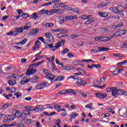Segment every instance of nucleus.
I'll list each match as a JSON object with an SVG mask.
<instances>
[{
	"mask_svg": "<svg viewBox=\"0 0 127 127\" xmlns=\"http://www.w3.org/2000/svg\"><path fill=\"white\" fill-rule=\"evenodd\" d=\"M98 49H100V52L101 51H109V50H110V48H105V47H103V48L99 47Z\"/></svg>",
	"mask_w": 127,
	"mask_h": 127,
	"instance_id": "bb28decb",
	"label": "nucleus"
},
{
	"mask_svg": "<svg viewBox=\"0 0 127 127\" xmlns=\"http://www.w3.org/2000/svg\"><path fill=\"white\" fill-rule=\"evenodd\" d=\"M26 77H24L23 79L20 81V84L22 85H25V84L27 83V82H26Z\"/></svg>",
	"mask_w": 127,
	"mask_h": 127,
	"instance_id": "7c9ffc66",
	"label": "nucleus"
},
{
	"mask_svg": "<svg viewBox=\"0 0 127 127\" xmlns=\"http://www.w3.org/2000/svg\"><path fill=\"white\" fill-rule=\"evenodd\" d=\"M13 34H14V33L12 32V31L7 33V35L9 36L10 35H13Z\"/></svg>",
	"mask_w": 127,
	"mask_h": 127,
	"instance_id": "774afa93",
	"label": "nucleus"
},
{
	"mask_svg": "<svg viewBox=\"0 0 127 127\" xmlns=\"http://www.w3.org/2000/svg\"><path fill=\"white\" fill-rule=\"evenodd\" d=\"M12 114H13L15 117H17L18 118H21V117H22V114L19 112V110H13Z\"/></svg>",
	"mask_w": 127,
	"mask_h": 127,
	"instance_id": "9d476101",
	"label": "nucleus"
},
{
	"mask_svg": "<svg viewBox=\"0 0 127 127\" xmlns=\"http://www.w3.org/2000/svg\"><path fill=\"white\" fill-rule=\"evenodd\" d=\"M94 20H93V19L88 20L86 21L85 24H90V23H93V22H94Z\"/></svg>",
	"mask_w": 127,
	"mask_h": 127,
	"instance_id": "58836bf2",
	"label": "nucleus"
},
{
	"mask_svg": "<svg viewBox=\"0 0 127 127\" xmlns=\"http://www.w3.org/2000/svg\"><path fill=\"white\" fill-rule=\"evenodd\" d=\"M58 12V10L57 9H53L50 11V15L51 14H54V13H56Z\"/></svg>",
	"mask_w": 127,
	"mask_h": 127,
	"instance_id": "a878e982",
	"label": "nucleus"
},
{
	"mask_svg": "<svg viewBox=\"0 0 127 127\" xmlns=\"http://www.w3.org/2000/svg\"><path fill=\"white\" fill-rule=\"evenodd\" d=\"M117 11L119 13V15H121V16H124L125 14L124 13H123V11H124V9H125V8L124 7V6L123 5H118L117 7Z\"/></svg>",
	"mask_w": 127,
	"mask_h": 127,
	"instance_id": "20e7f679",
	"label": "nucleus"
},
{
	"mask_svg": "<svg viewBox=\"0 0 127 127\" xmlns=\"http://www.w3.org/2000/svg\"><path fill=\"white\" fill-rule=\"evenodd\" d=\"M63 68L64 69V70H67V71H71V70H73L74 67L70 66H63Z\"/></svg>",
	"mask_w": 127,
	"mask_h": 127,
	"instance_id": "5701e85b",
	"label": "nucleus"
},
{
	"mask_svg": "<svg viewBox=\"0 0 127 127\" xmlns=\"http://www.w3.org/2000/svg\"><path fill=\"white\" fill-rule=\"evenodd\" d=\"M70 50L68 48H65L63 51H61V53L62 55L65 54V53H67V52H69Z\"/></svg>",
	"mask_w": 127,
	"mask_h": 127,
	"instance_id": "473e14b6",
	"label": "nucleus"
},
{
	"mask_svg": "<svg viewBox=\"0 0 127 127\" xmlns=\"http://www.w3.org/2000/svg\"><path fill=\"white\" fill-rule=\"evenodd\" d=\"M9 106V104L6 103L1 107V110H5Z\"/></svg>",
	"mask_w": 127,
	"mask_h": 127,
	"instance_id": "cd10ccee",
	"label": "nucleus"
},
{
	"mask_svg": "<svg viewBox=\"0 0 127 127\" xmlns=\"http://www.w3.org/2000/svg\"><path fill=\"white\" fill-rule=\"evenodd\" d=\"M109 3H107V2H105V3H103L102 4H99L98 6V8H101V7H104V6H106V5L107 4H108Z\"/></svg>",
	"mask_w": 127,
	"mask_h": 127,
	"instance_id": "e433bc0d",
	"label": "nucleus"
},
{
	"mask_svg": "<svg viewBox=\"0 0 127 127\" xmlns=\"http://www.w3.org/2000/svg\"><path fill=\"white\" fill-rule=\"evenodd\" d=\"M76 17H77L76 16V15L74 16H66V19L67 20H73V19H74V18H76Z\"/></svg>",
	"mask_w": 127,
	"mask_h": 127,
	"instance_id": "b1692460",
	"label": "nucleus"
},
{
	"mask_svg": "<svg viewBox=\"0 0 127 127\" xmlns=\"http://www.w3.org/2000/svg\"><path fill=\"white\" fill-rule=\"evenodd\" d=\"M58 12H57V13H63L64 12L63 9H57Z\"/></svg>",
	"mask_w": 127,
	"mask_h": 127,
	"instance_id": "e2e57ef3",
	"label": "nucleus"
},
{
	"mask_svg": "<svg viewBox=\"0 0 127 127\" xmlns=\"http://www.w3.org/2000/svg\"><path fill=\"white\" fill-rule=\"evenodd\" d=\"M91 52H92L93 53H99V52H100V49L99 50L92 49L91 50Z\"/></svg>",
	"mask_w": 127,
	"mask_h": 127,
	"instance_id": "5fc2aeb1",
	"label": "nucleus"
},
{
	"mask_svg": "<svg viewBox=\"0 0 127 127\" xmlns=\"http://www.w3.org/2000/svg\"><path fill=\"white\" fill-rule=\"evenodd\" d=\"M66 40L65 39H62L59 41V42L54 46V43H52L51 44L46 45L45 48H51L52 51H55L57 49H58L61 46H63L65 44Z\"/></svg>",
	"mask_w": 127,
	"mask_h": 127,
	"instance_id": "f257e3e1",
	"label": "nucleus"
},
{
	"mask_svg": "<svg viewBox=\"0 0 127 127\" xmlns=\"http://www.w3.org/2000/svg\"><path fill=\"white\" fill-rule=\"evenodd\" d=\"M8 84L10 85V86H14V85L16 84V81L14 79L10 80L8 81Z\"/></svg>",
	"mask_w": 127,
	"mask_h": 127,
	"instance_id": "4468645a",
	"label": "nucleus"
},
{
	"mask_svg": "<svg viewBox=\"0 0 127 127\" xmlns=\"http://www.w3.org/2000/svg\"><path fill=\"white\" fill-rule=\"evenodd\" d=\"M17 12H18L19 15H20L21 13H22L23 11H22V10L19 9L17 10Z\"/></svg>",
	"mask_w": 127,
	"mask_h": 127,
	"instance_id": "69168bd1",
	"label": "nucleus"
},
{
	"mask_svg": "<svg viewBox=\"0 0 127 127\" xmlns=\"http://www.w3.org/2000/svg\"><path fill=\"white\" fill-rule=\"evenodd\" d=\"M53 25H54V24L52 23H46V26H47V27H51L53 26Z\"/></svg>",
	"mask_w": 127,
	"mask_h": 127,
	"instance_id": "a19ab883",
	"label": "nucleus"
},
{
	"mask_svg": "<svg viewBox=\"0 0 127 127\" xmlns=\"http://www.w3.org/2000/svg\"><path fill=\"white\" fill-rule=\"evenodd\" d=\"M94 68H97V69H101L102 67V65L101 64H91Z\"/></svg>",
	"mask_w": 127,
	"mask_h": 127,
	"instance_id": "2f4dec72",
	"label": "nucleus"
},
{
	"mask_svg": "<svg viewBox=\"0 0 127 127\" xmlns=\"http://www.w3.org/2000/svg\"><path fill=\"white\" fill-rule=\"evenodd\" d=\"M123 25H124V23L121 22L117 25H114L113 26V28H114V29H116V28L121 27V26H123Z\"/></svg>",
	"mask_w": 127,
	"mask_h": 127,
	"instance_id": "aec40b11",
	"label": "nucleus"
},
{
	"mask_svg": "<svg viewBox=\"0 0 127 127\" xmlns=\"http://www.w3.org/2000/svg\"><path fill=\"white\" fill-rule=\"evenodd\" d=\"M35 72H36V69L34 70V68H31V69H27L26 75L27 76H30V75H33L35 74Z\"/></svg>",
	"mask_w": 127,
	"mask_h": 127,
	"instance_id": "0eeeda50",
	"label": "nucleus"
},
{
	"mask_svg": "<svg viewBox=\"0 0 127 127\" xmlns=\"http://www.w3.org/2000/svg\"><path fill=\"white\" fill-rule=\"evenodd\" d=\"M45 35L46 36L48 39H49V41H52V42H54V37L52 35V34L50 32H47L45 34Z\"/></svg>",
	"mask_w": 127,
	"mask_h": 127,
	"instance_id": "423d86ee",
	"label": "nucleus"
},
{
	"mask_svg": "<svg viewBox=\"0 0 127 127\" xmlns=\"http://www.w3.org/2000/svg\"><path fill=\"white\" fill-rule=\"evenodd\" d=\"M15 119V115H5L4 120L6 121V122H11V121H13Z\"/></svg>",
	"mask_w": 127,
	"mask_h": 127,
	"instance_id": "39448f33",
	"label": "nucleus"
},
{
	"mask_svg": "<svg viewBox=\"0 0 127 127\" xmlns=\"http://www.w3.org/2000/svg\"><path fill=\"white\" fill-rule=\"evenodd\" d=\"M52 4V2H48V3H45L42 5V6H48V5H51Z\"/></svg>",
	"mask_w": 127,
	"mask_h": 127,
	"instance_id": "3c124183",
	"label": "nucleus"
},
{
	"mask_svg": "<svg viewBox=\"0 0 127 127\" xmlns=\"http://www.w3.org/2000/svg\"><path fill=\"white\" fill-rule=\"evenodd\" d=\"M91 105H92V104H88V105H86L85 106V108H87V109H89L90 110L92 109V106Z\"/></svg>",
	"mask_w": 127,
	"mask_h": 127,
	"instance_id": "bf43d9fd",
	"label": "nucleus"
},
{
	"mask_svg": "<svg viewBox=\"0 0 127 127\" xmlns=\"http://www.w3.org/2000/svg\"><path fill=\"white\" fill-rule=\"evenodd\" d=\"M35 112H42L43 111V107L42 106H38L35 108Z\"/></svg>",
	"mask_w": 127,
	"mask_h": 127,
	"instance_id": "4be33fe9",
	"label": "nucleus"
},
{
	"mask_svg": "<svg viewBox=\"0 0 127 127\" xmlns=\"http://www.w3.org/2000/svg\"><path fill=\"white\" fill-rule=\"evenodd\" d=\"M67 56L69 58H72V57H74V55L73 54H72V53H68L67 54Z\"/></svg>",
	"mask_w": 127,
	"mask_h": 127,
	"instance_id": "0e129e2a",
	"label": "nucleus"
},
{
	"mask_svg": "<svg viewBox=\"0 0 127 127\" xmlns=\"http://www.w3.org/2000/svg\"><path fill=\"white\" fill-rule=\"evenodd\" d=\"M37 79H38L37 76L34 75L32 77L31 81L32 82V83H36L37 82Z\"/></svg>",
	"mask_w": 127,
	"mask_h": 127,
	"instance_id": "393cba45",
	"label": "nucleus"
},
{
	"mask_svg": "<svg viewBox=\"0 0 127 127\" xmlns=\"http://www.w3.org/2000/svg\"><path fill=\"white\" fill-rule=\"evenodd\" d=\"M51 65L53 70H54V71H56V66H55V65H54V63H53V62H51Z\"/></svg>",
	"mask_w": 127,
	"mask_h": 127,
	"instance_id": "8fccbe9b",
	"label": "nucleus"
},
{
	"mask_svg": "<svg viewBox=\"0 0 127 127\" xmlns=\"http://www.w3.org/2000/svg\"><path fill=\"white\" fill-rule=\"evenodd\" d=\"M38 32H39V28H36L31 30L30 32L28 33V34L30 36L34 35L35 34H37Z\"/></svg>",
	"mask_w": 127,
	"mask_h": 127,
	"instance_id": "6e6552de",
	"label": "nucleus"
},
{
	"mask_svg": "<svg viewBox=\"0 0 127 127\" xmlns=\"http://www.w3.org/2000/svg\"><path fill=\"white\" fill-rule=\"evenodd\" d=\"M60 31H61V29H56L52 30V32H60Z\"/></svg>",
	"mask_w": 127,
	"mask_h": 127,
	"instance_id": "603ef678",
	"label": "nucleus"
},
{
	"mask_svg": "<svg viewBox=\"0 0 127 127\" xmlns=\"http://www.w3.org/2000/svg\"><path fill=\"white\" fill-rule=\"evenodd\" d=\"M87 84V82L85 81L84 79H80L78 80V82L75 83V85L77 86H85Z\"/></svg>",
	"mask_w": 127,
	"mask_h": 127,
	"instance_id": "1a4fd4ad",
	"label": "nucleus"
},
{
	"mask_svg": "<svg viewBox=\"0 0 127 127\" xmlns=\"http://www.w3.org/2000/svg\"><path fill=\"white\" fill-rule=\"evenodd\" d=\"M46 77L48 80H50V81H52V80H54L55 78V76H54L52 73H51L50 75H46Z\"/></svg>",
	"mask_w": 127,
	"mask_h": 127,
	"instance_id": "ddd939ff",
	"label": "nucleus"
},
{
	"mask_svg": "<svg viewBox=\"0 0 127 127\" xmlns=\"http://www.w3.org/2000/svg\"><path fill=\"white\" fill-rule=\"evenodd\" d=\"M119 73L120 71H119V70L117 68L113 71V75H114V76H117V75L119 74Z\"/></svg>",
	"mask_w": 127,
	"mask_h": 127,
	"instance_id": "4c0bfd02",
	"label": "nucleus"
},
{
	"mask_svg": "<svg viewBox=\"0 0 127 127\" xmlns=\"http://www.w3.org/2000/svg\"><path fill=\"white\" fill-rule=\"evenodd\" d=\"M78 36V35L73 34L70 36V38H71V39H74V38H77Z\"/></svg>",
	"mask_w": 127,
	"mask_h": 127,
	"instance_id": "13d9d810",
	"label": "nucleus"
},
{
	"mask_svg": "<svg viewBox=\"0 0 127 127\" xmlns=\"http://www.w3.org/2000/svg\"><path fill=\"white\" fill-rule=\"evenodd\" d=\"M50 11H48V10H45V14L47 15H50Z\"/></svg>",
	"mask_w": 127,
	"mask_h": 127,
	"instance_id": "338daca9",
	"label": "nucleus"
},
{
	"mask_svg": "<svg viewBox=\"0 0 127 127\" xmlns=\"http://www.w3.org/2000/svg\"><path fill=\"white\" fill-rule=\"evenodd\" d=\"M72 63L73 65H75V66L77 65H80V63L77 62V61H74Z\"/></svg>",
	"mask_w": 127,
	"mask_h": 127,
	"instance_id": "680f3d73",
	"label": "nucleus"
},
{
	"mask_svg": "<svg viewBox=\"0 0 127 127\" xmlns=\"http://www.w3.org/2000/svg\"><path fill=\"white\" fill-rule=\"evenodd\" d=\"M16 91V88L15 87H12L10 88L9 93H14Z\"/></svg>",
	"mask_w": 127,
	"mask_h": 127,
	"instance_id": "c03bdc74",
	"label": "nucleus"
},
{
	"mask_svg": "<svg viewBox=\"0 0 127 127\" xmlns=\"http://www.w3.org/2000/svg\"><path fill=\"white\" fill-rule=\"evenodd\" d=\"M31 16V17H33L34 19H36V18H38V17H39V16L36 12L34 13L31 16Z\"/></svg>",
	"mask_w": 127,
	"mask_h": 127,
	"instance_id": "c85d7f7f",
	"label": "nucleus"
},
{
	"mask_svg": "<svg viewBox=\"0 0 127 127\" xmlns=\"http://www.w3.org/2000/svg\"><path fill=\"white\" fill-rule=\"evenodd\" d=\"M95 95L97 98H99V99H105L107 97L106 94H103L101 92H96Z\"/></svg>",
	"mask_w": 127,
	"mask_h": 127,
	"instance_id": "9b49d317",
	"label": "nucleus"
},
{
	"mask_svg": "<svg viewBox=\"0 0 127 127\" xmlns=\"http://www.w3.org/2000/svg\"><path fill=\"white\" fill-rule=\"evenodd\" d=\"M23 114L25 115V116H27L30 114L29 111L28 110H25L23 111Z\"/></svg>",
	"mask_w": 127,
	"mask_h": 127,
	"instance_id": "f704fd0d",
	"label": "nucleus"
},
{
	"mask_svg": "<svg viewBox=\"0 0 127 127\" xmlns=\"http://www.w3.org/2000/svg\"><path fill=\"white\" fill-rule=\"evenodd\" d=\"M66 93H68V94H73V95H77V92L75 91L73 89H67L66 90Z\"/></svg>",
	"mask_w": 127,
	"mask_h": 127,
	"instance_id": "f3484780",
	"label": "nucleus"
},
{
	"mask_svg": "<svg viewBox=\"0 0 127 127\" xmlns=\"http://www.w3.org/2000/svg\"><path fill=\"white\" fill-rule=\"evenodd\" d=\"M27 42V39L24 38V39H23V40L22 41H21L20 42L21 45H23V44H25V43Z\"/></svg>",
	"mask_w": 127,
	"mask_h": 127,
	"instance_id": "49530a36",
	"label": "nucleus"
},
{
	"mask_svg": "<svg viewBox=\"0 0 127 127\" xmlns=\"http://www.w3.org/2000/svg\"><path fill=\"white\" fill-rule=\"evenodd\" d=\"M70 117H71V119H75V118H76V117H78V114L76 113H72L70 115Z\"/></svg>",
	"mask_w": 127,
	"mask_h": 127,
	"instance_id": "72a5a7b5",
	"label": "nucleus"
},
{
	"mask_svg": "<svg viewBox=\"0 0 127 127\" xmlns=\"http://www.w3.org/2000/svg\"><path fill=\"white\" fill-rule=\"evenodd\" d=\"M71 11H73L74 12H77V14H79L80 12H79V9L78 8H72L71 9Z\"/></svg>",
	"mask_w": 127,
	"mask_h": 127,
	"instance_id": "79ce46f5",
	"label": "nucleus"
},
{
	"mask_svg": "<svg viewBox=\"0 0 127 127\" xmlns=\"http://www.w3.org/2000/svg\"><path fill=\"white\" fill-rule=\"evenodd\" d=\"M113 56L115 57H123V55L121 56V54H114Z\"/></svg>",
	"mask_w": 127,
	"mask_h": 127,
	"instance_id": "6e6d98bb",
	"label": "nucleus"
},
{
	"mask_svg": "<svg viewBox=\"0 0 127 127\" xmlns=\"http://www.w3.org/2000/svg\"><path fill=\"white\" fill-rule=\"evenodd\" d=\"M43 71L44 72L45 74H46V76H48V75H50L51 74H52L50 71L45 68L43 69Z\"/></svg>",
	"mask_w": 127,
	"mask_h": 127,
	"instance_id": "c756f323",
	"label": "nucleus"
},
{
	"mask_svg": "<svg viewBox=\"0 0 127 127\" xmlns=\"http://www.w3.org/2000/svg\"><path fill=\"white\" fill-rule=\"evenodd\" d=\"M101 41H107V37L106 36H102L100 37Z\"/></svg>",
	"mask_w": 127,
	"mask_h": 127,
	"instance_id": "de8ad7c7",
	"label": "nucleus"
},
{
	"mask_svg": "<svg viewBox=\"0 0 127 127\" xmlns=\"http://www.w3.org/2000/svg\"><path fill=\"white\" fill-rule=\"evenodd\" d=\"M47 60H48L49 61H54V60H55V56H53L51 58V60L49 59V58H47Z\"/></svg>",
	"mask_w": 127,
	"mask_h": 127,
	"instance_id": "052dcab7",
	"label": "nucleus"
},
{
	"mask_svg": "<svg viewBox=\"0 0 127 127\" xmlns=\"http://www.w3.org/2000/svg\"><path fill=\"white\" fill-rule=\"evenodd\" d=\"M32 26V25H31L30 23L28 22L24 26V27H21L15 28V30H16V31H17V32H19V33H22L23 31H25V30H28L29 28H31Z\"/></svg>",
	"mask_w": 127,
	"mask_h": 127,
	"instance_id": "f03ea898",
	"label": "nucleus"
},
{
	"mask_svg": "<svg viewBox=\"0 0 127 127\" xmlns=\"http://www.w3.org/2000/svg\"><path fill=\"white\" fill-rule=\"evenodd\" d=\"M14 95V96H16L17 98H19V97H21V93L20 92H17V93H15Z\"/></svg>",
	"mask_w": 127,
	"mask_h": 127,
	"instance_id": "a18cd8bd",
	"label": "nucleus"
},
{
	"mask_svg": "<svg viewBox=\"0 0 127 127\" xmlns=\"http://www.w3.org/2000/svg\"><path fill=\"white\" fill-rule=\"evenodd\" d=\"M98 14L100 16H101L102 17H107V16H108L107 13L105 12H99Z\"/></svg>",
	"mask_w": 127,
	"mask_h": 127,
	"instance_id": "6ab92c4d",
	"label": "nucleus"
},
{
	"mask_svg": "<svg viewBox=\"0 0 127 127\" xmlns=\"http://www.w3.org/2000/svg\"><path fill=\"white\" fill-rule=\"evenodd\" d=\"M110 10L111 11H113V12H114V13H116V14H120V13H119V11H117V7H110Z\"/></svg>",
	"mask_w": 127,
	"mask_h": 127,
	"instance_id": "2eb2a0df",
	"label": "nucleus"
},
{
	"mask_svg": "<svg viewBox=\"0 0 127 127\" xmlns=\"http://www.w3.org/2000/svg\"><path fill=\"white\" fill-rule=\"evenodd\" d=\"M60 95H65V94H67V91L66 90H62L61 92L59 93Z\"/></svg>",
	"mask_w": 127,
	"mask_h": 127,
	"instance_id": "864d4df0",
	"label": "nucleus"
},
{
	"mask_svg": "<svg viewBox=\"0 0 127 127\" xmlns=\"http://www.w3.org/2000/svg\"><path fill=\"white\" fill-rule=\"evenodd\" d=\"M127 63V60H125L122 62H120L117 64L118 66H121V65H125V64H126Z\"/></svg>",
	"mask_w": 127,
	"mask_h": 127,
	"instance_id": "c9c22d12",
	"label": "nucleus"
},
{
	"mask_svg": "<svg viewBox=\"0 0 127 127\" xmlns=\"http://www.w3.org/2000/svg\"><path fill=\"white\" fill-rule=\"evenodd\" d=\"M47 85V83L46 82L41 83L39 84H37L36 85V88L38 90H41V89H43L44 87H46Z\"/></svg>",
	"mask_w": 127,
	"mask_h": 127,
	"instance_id": "f8f14e48",
	"label": "nucleus"
},
{
	"mask_svg": "<svg viewBox=\"0 0 127 127\" xmlns=\"http://www.w3.org/2000/svg\"><path fill=\"white\" fill-rule=\"evenodd\" d=\"M105 78L104 77H102L100 78V84L102 85V84H104V83H105Z\"/></svg>",
	"mask_w": 127,
	"mask_h": 127,
	"instance_id": "09e8293b",
	"label": "nucleus"
},
{
	"mask_svg": "<svg viewBox=\"0 0 127 127\" xmlns=\"http://www.w3.org/2000/svg\"><path fill=\"white\" fill-rule=\"evenodd\" d=\"M118 93H119V95H121V94H126V91L123 89H118Z\"/></svg>",
	"mask_w": 127,
	"mask_h": 127,
	"instance_id": "ea45409f",
	"label": "nucleus"
},
{
	"mask_svg": "<svg viewBox=\"0 0 127 127\" xmlns=\"http://www.w3.org/2000/svg\"><path fill=\"white\" fill-rule=\"evenodd\" d=\"M21 16H22L23 18H27L28 17H29L28 15L26 13H23Z\"/></svg>",
	"mask_w": 127,
	"mask_h": 127,
	"instance_id": "4d7b16f0",
	"label": "nucleus"
},
{
	"mask_svg": "<svg viewBox=\"0 0 127 127\" xmlns=\"http://www.w3.org/2000/svg\"><path fill=\"white\" fill-rule=\"evenodd\" d=\"M110 90H109V91L110 92V91H112V95L113 97H118V95H120V94H121L119 93V90L117 89V87H110Z\"/></svg>",
	"mask_w": 127,
	"mask_h": 127,
	"instance_id": "7ed1b4c3",
	"label": "nucleus"
},
{
	"mask_svg": "<svg viewBox=\"0 0 127 127\" xmlns=\"http://www.w3.org/2000/svg\"><path fill=\"white\" fill-rule=\"evenodd\" d=\"M57 123L56 124V125L58 127H61V126H60V124L61 123V121L60 119H58L57 120Z\"/></svg>",
	"mask_w": 127,
	"mask_h": 127,
	"instance_id": "37998d69",
	"label": "nucleus"
},
{
	"mask_svg": "<svg viewBox=\"0 0 127 127\" xmlns=\"http://www.w3.org/2000/svg\"><path fill=\"white\" fill-rule=\"evenodd\" d=\"M127 30L126 29H123V30H120L118 31L119 32V35L120 36H122V35H125L126 33Z\"/></svg>",
	"mask_w": 127,
	"mask_h": 127,
	"instance_id": "412c9836",
	"label": "nucleus"
},
{
	"mask_svg": "<svg viewBox=\"0 0 127 127\" xmlns=\"http://www.w3.org/2000/svg\"><path fill=\"white\" fill-rule=\"evenodd\" d=\"M25 109H26V110H28L29 112V111L30 112H35V109L28 106H25Z\"/></svg>",
	"mask_w": 127,
	"mask_h": 127,
	"instance_id": "a211bd4d",
	"label": "nucleus"
},
{
	"mask_svg": "<svg viewBox=\"0 0 127 127\" xmlns=\"http://www.w3.org/2000/svg\"><path fill=\"white\" fill-rule=\"evenodd\" d=\"M64 78H65L64 76L59 75L57 77V78L55 80V81L56 82L57 81H62V80H64Z\"/></svg>",
	"mask_w": 127,
	"mask_h": 127,
	"instance_id": "dca6fc26",
	"label": "nucleus"
}]
</instances>
